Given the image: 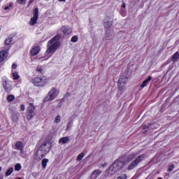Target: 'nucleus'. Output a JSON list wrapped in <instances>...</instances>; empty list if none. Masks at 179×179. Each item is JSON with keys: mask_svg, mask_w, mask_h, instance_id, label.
I'll list each match as a JSON object with an SVG mask.
<instances>
[{"mask_svg": "<svg viewBox=\"0 0 179 179\" xmlns=\"http://www.w3.org/2000/svg\"><path fill=\"white\" fill-rule=\"evenodd\" d=\"M125 170H127V165H125V163L117 160L112 164L106 173L108 177H111V176L120 174V173H122V171H125Z\"/></svg>", "mask_w": 179, "mask_h": 179, "instance_id": "nucleus-2", "label": "nucleus"}, {"mask_svg": "<svg viewBox=\"0 0 179 179\" xmlns=\"http://www.w3.org/2000/svg\"><path fill=\"white\" fill-rule=\"evenodd\" d=\"M13 8V3L10 2L6 5L4 8V10H12Z\"/></svg>", "mask_w": 179, "mask_h": 179, "instance_id": "nucleus-20", "label": "nucleus"}, {"mask_svg": "<svg viewBox=\"0 0 179 179\" xmlns=\"http://www.w3.org/2000/svg\"><path fill=\"white\" fill-rule=\"evenodd\" d=\"M55 124H59L61 122V115H57L55 117Z\"/></svg>", "mask_w": 179, "mask_h": 179, "instance_id": "nucleus-28", "label": "nucleus"}, {"mask_svg": "<svg viewBox=\"0 0 179 179\" xmlns=\"http://www.w3.org/2000/svg\"><path fill=\"white\" fill-rule=\"evenodd\" d=\"M34 110H36L34 105H33V103H30L27 110V120H31V118H33V117L36 115V113L34 112Z\"/></svg>", "mask_w": 179, "mask_h": 179, "instance_id": "nucleus-8", "label": "nucleus"}, {"mask_svg": "<svg viewBox=\"0 0 179 179\" xmlns=\"http://www.w3.org/2000/svg\"><path fill=\"white\" fill-rule=\"evenodd\" d=\"M157 179H162V178H161V177H159Z\"/></svg>", "mask_w": 179, "mask_h": 179, "instance_id": "nucleus-45", "label": "nucleus"}, {"mask_svg": "<svg viewBox=\"0 0 179 179\" xmlns=\"http://www.w3.org/2000/svg\"><path fill=\"white\" fill-rule=\"evenodd\" d=\"M33 2H34V0H29V3L31 4L33 3Z\"/></svg>", "mask_w": 179, "mask_h": 179, "instance_id": "nucleus-40", "label": "nucleus"}, {"mask_svg": "<svg viewBox=\"0 0 179 179\" xmlns=\"http://www.w3.org/2000/svg\"><path fill=\"white\" fill-rule=\"evenodd\" d=\"M36 71H37V72L41 73V72H43V69L41 67L38 66V67H37Z\"/></svg>", "mask_w": 179, "mask_h": 179, "instance_id": "nucleus-35", "label": "nucleus"}, {"mask_svg": "<svg viewBox=\"0 0 179 179\" xmlns=\"http://www.w3.org/2000/svg\"><path fill=\"white\" fill-rule=\"evenodd\" d=\"M60 2H65L66 0H59Z\"/></svg>", "mask_w": 179, "mask_h": 179, "instance_id": "nucleus-41", "label": "nucleus"}, {"mask_svg": "<svg viewBox=\"0 0 179 179\" xmlns=\"http://www.w3.org/2000/svg\"><path fill=\"white\" fill-rule=\"evenodd\" d=\"M52 179H57V178H52Z\"/></svg>", "mask_w": 179, "mask_h": 179, "instance_id": "nucleus-48", "label": "nucleus"}, {"mask_svg": "<svg viewBox=\"0 0 179 179\" xmlns=\"http://www.w3.org/2000/svg\"><path fill=\"white\" fill-rule=\"evenodd\" d=\"M37 20H38V8H36L34 10L33 17L29 20L30 26H34L37 23Z\"/></svg>", "mask_w": 179, "mask_h": 179, "instance_id": "nucleus-9", "label": "nucleus"}, {"mask_svg": "<svg viewBox=\"0 0 179 179\" xmlns=\"http://www.w3.org/2000/svg\"><path fill=\"white\" fill-rule=\"evenodd\" d=\"M122 8H125V4L122 5Z\"/></svg>", "mask_w": 179, "mask_h": 179, "instance_id": "nucleus-42", "label": "nucleus"}, {"mask_svg": "<svg viewBox=\"0 0 179 179\" xmlns=\"http://www.w3.org/2000/svg\"><path fill=\"white\" fill-rule=\"evenodd\" d=\"M12 68H13V69H17V64L13 63V65H12Z\"/></svg>", "mask_w": 179, "mask_h": 179, "instance_id": "nucleus-36", "label": "nucleus"}, {"mask_svg": "<svg viewBox=\"0 0 179 179\" xmlns=\"http://www.w3.org/2000/svg\"><path fill=\"white\" fill-rule=\"evenodd\" d=\"M13 78L14 80H17L20 76H19V73L17 71L13 72Z\"/></svg>", "mask_w": 179, "mask_h": 179, "instance_id": "nucleus-21", "label": "nucleus"}, {"mask_svg": "<svg viewBox=\"0 0 179 179\" xmlns=\"http://www.w3.org/2000/svg\"><path fill=\"white\" fill-rule=\"evenodd\" d=\"M10 43H12V38H8L6 39L4 44H5V45H9L10 44Z\"/></svg>", "mask_w": 179, "mask_h": 179, "instance_id": "nucleus-30", "label": "nucleus"}, {"mask_svg": "<svg viewBox=\"0 0 179 179\" xmlns=\"http://www.w3.org/2000/svg\"><path fill=\"white\" fill-rule=\"evenodd\" d=\"M6 100L7 101H8V103H10L11 101H13V100H15V96L10 94L7 96Z\"/></svg>", "mask_w": 179, "mask_h": 179, "instance_id": "nucleus-23", "label": "nucleus"}, {"mask_svg": "<svg viewBox=\"0 0 179 179\" xmlns=\"http://www.w3.org/2000/svg\"><path fill=\"white\" fill-rule=\"evenodd\" d=\"M179 58V52H176L172 57V59L173 61V62H176V61H177V59H178Z\"/></svg>", "mask_w": 179, "mask_h": 179, "instance_id": "nucleus-24", "label": "nucleus"}, {"mask_svg": "<svg viewBox=\"0 0 179 179\" xmlns=\"http://www.w3.org/2000/svg\"><path fill=\"white\" fill-rule=\"evenodd\" d=\"M78 36H73L71 38L72 43H76V41H78Z\"/></svg>", "mask_w": 179, "mask_h": 179, "instance_id": "nucleus-32", "label": "nucleus"}, {"mask_svg": "<svg viewBox=\"0 0 179 179\" xmlns=\"http://www.w3.org/2000/svg\"><path fill=\"white\" fill-rule=\"evenodd\" d=\"M2 85L4 89V90L7 92L9 93L12 90V85H10L9 81L6 78V77H3L2 78Z\"/></svg>", "mask_w": 179, "mask_h": 179, "instance_id": "nucleus-11", "label": "nucleus"}, {"mask_svg": "<svg viewBox=\"0 0 179 179\" xmlns=\"http://www.w3.org/2000/svg\"><path fill=\"white\" fill-rule=\"evenodd\" d=\"M8 51L6 50H3L0 52V62H3L8 57Z\"/></svg>", "mask_w": 179, "mask_h": 179, "instance_id": "nucleus-13", "label": "nucleus"}, {"mask_svg": "<svg viewBox=\"0 0 179 179\" xmlns=\"http://www.w3.org/2000/svg\"><path fill=\"white\" fill-rule=\"evenodd\" d=\"M50 150H51V143L46 142L43 143L35 154L36 160L40 162L41 159L45 157V155H47Z\"/></svg>", "mask_w": 179, "mask_h": 179, "instance_id": "nucleus-3", "label": "nucleus"}, {"mask_svg": "<svg viewBox=\"0 0 179 179\" xmlns=\"http://www.w3.org/2000/svg\"><path fill=\"white\" fill-rule=\"evenodd\" d=\"M17 2L20 5H25L26 2H27V0H17Z\"/></svg>", "mask_w": 179, "mask_h": 179, "instance_id": "nucleus-31", "label": "nucleus"}, {"mask_svg": "<svg viewBox=\"0 0 179 179\" xmlns=\"http://www.w3.org/2000/svg\"><path fill=\"white\" fill-rule=\"evenodd\" d=\"M15 171H20V170H22V165L20 164H15Z\"/></svg>", "mask_w": 179, "mask_h": 179, "instance_id": "nucleus-29", "label": "nucleus"}, {"mask_svg": "<svg viewBox=\"0 0 179 179\" xmlns=\"http://www.w3.org/2000/svg\"><path fill=\"white\" fill-rule=\"evenodd\" d=\"M20 151V155H23L24 153V151H23V148H22V150H19Z\"/></svg>", "mask_w": 179, "mask_h": 179, "instance_id": "nucleus-39", "label": "nucleus"}, {"mask_svg": "<svg viewBox=\"0 0 179 179\" xmlns=\"http://www.w3.org/2000/svg\"><path fill=\"white\" fill-rule=\"evenodd\" d=\"M145 157H146V155L145 154L139 155L138 157L135 159L134 161H133L130 164V165L127 167V170L129 171H131V170H134V169H135V167H137L138 164H139V163H141V162H142V160H143Z\"/></svg>", "mask_w": 179, "mask_h": 179, "instance_id": "nucleus-5", "label": "nucleus"}, {"mask_svg": "<svg viewBox=\"0 0 179 179\" xmlns=\"http://www.w3.org/2000/svg\"><path fill=\"white\" fill-rule=\"evenodd\" d=\"M59 38H61V35H57L48 42L47 50L45 52L46 59L51 58L55 51L59 48Z\"/></svg>", "mask_w": 179, "mask_h": 179, "instance_id": "nucleus-1", "label": "nucleus"}, {"mask_svg": "<svg viewBox=\"0 0 179 179\" xmlns=\"http://www.w3.org/2000/svg\"><path fill=\"white\" fill-rule=\"evenodd\" d=\"M50 80L45 77H36L31 80V83L34 86L36 87H44V86L48 85Z\"/></svg>", "mask_w": 179, "mask_h": 179, "instance_id": "nucleus-4", "label": "nucleus"}, {"mask_svg": "<svg viewBox=\"0 0 179 179\" xmlns=\"http://www.w3.org/2000/svg\"><path fill=\"white\" fill-rule=\"evenodd\" d=\"M30 5H31V3H28V6H30Z\"/></svg>", "mask_w": 179, "mask_h": 179, "instance_id": "nucleus-44", "label": "nucleus"}, {"mask_svg": "<svg viewBox=\"0 0 179 179\" xmlns=\"http://www.w3.org/2000/svg\"><path fill=\"white\" fill-rule=\"evenodd\" d=\"M174 170V164H171L169 166V171H173Z\"/></svg>", "mask_w": 179, "mask_h": 179, "instance_id": "nucleus-34", "label": "nucleus"}, {"mask_svg": "<svg viewBox=\"0 0 179 179\" xmlns=\"http://www.w3.org/2000/svg\"><path fill=\"white\" fill-rule=\"evenodd\" d=\"M0 31H1V28H0Z\"/></svg>", "mask_w": 179, "mask_h": 179, "instance_id": "nucleus-50", "label": "nucleus"}, {"mask_svg": "<svg viewBox=\"0 0 179 179\" xmlns=\"http://www.w3.org/2000/svg\"><path fill=\"white\" fill-rule=\"evenodd\" d=\"M12 173H13V167H11L6 171L5 174L6 177H9Z\"/></svg>", "mask_w": 179, "mask_h": 179, "instance_id": "nucleus-22", "label": "nucleus"}, {"mask_svg": "<svg viewBox=\"0 0 179 179\" xmlns=\"http://www.w3.org/2000/svg\"><path fill=\"white\" fill-rule=\"evenodd\" d=\"M143 129H148L149 128V126H148V125H144V126L143 127Z\"/></svg>", "mask_w": 179, "mask_h": 179, "instance_id": "nucleus-38", "label": "nucleus"}, {"mask_svg": "<svg viewBox=\"0 0 179 179\" xmlns=\"http://www.w3.org/2000/svg\"><path fill=\"white\" fill-rule=\"evenodd\" d=\"M152 80V76H148L147 79H145L142 84L141 85V87H146L148 85H149V83Z\"/></svg>", "mask_w": 179, "mask_h": 179, "instance_id": "nucleus-14", "label": "nucleus"}, {"mask_svg": "<svg viewBox=\"0 0 179 179\" xmlns=\"http://www.w3.org/2000/svg\"><path fill=\"white\" fill-rule=\"evenodd\" d=\"M68 142H69V137L68 136L62 137L59 140V143H62L63 145L67 143Z\"/></svg>", "mask_w": 179, "mask_h": 179, "instance_id": "nucleus-19", "label": "nucleus"}, {"mask_svg": "<svg viewBox=\"0 0 179 179\" xmlns=\"http://www.w3.org/2000/svg\"><path fill=\"white\" fill-rule=\"evenodd\" d=\"M71 123H69V124H68V126H67V128H69V124H70Z\"/></svg>", "mask_w": 179, "mask_h": 179, "instance_id": "nucleus-43", "label": "nucleus"}, {"mask_svg": "<svg viewBox=\"0 0 179 179\" xmlns=\"http://www.w3.org/2000/svg\"><path fill=\"white\" fill-rule=\"evenodd\" d=\"M1 170H2V168H1V166H0V171H1Z\"/></svg>", "mask_w": 179, "mask_h": 179, "instance_id": "nucleus-46", "label": "nucleus"}, {"mask_svg": "<svg viewBox=\"0 0 179 179\" xmlns=\"http://www.w3.org/2000/svg\"><path fill=\"white\" fill-rule=\"evenodd\" d=\"M11 118H12V121H13V122H16V121H17V120H18L17 114L13 113L11 115Z\"/></svg>", "mask_w": 179, "mask_h": 179, "instance_id": "nucleus-25", "label": "nucleus"}, {"mask_svg": "<svg viewBox=\"0 0 179 179\" xmlns=\"http://www.w3.org/2000/svg\"><path fill=\"white\" fill-rule=\"evenodd\" d=\"M61 30L64 36H69L72 33V28L67 25L63 26Z\"/></svg>", "mask_w": 179, "mask_h": 179, "instance_id": "nucleus-12", "label": "nucleus"}, {"mask_svg": "<svg viewBox=\"0 0 179 179\" xmlns=\"http://www.w3.org/2000/svg\"><path fill=\"white\" fill-rule=\"evenodd\" d=\"M100 174H101V172L100 171V170L96 169L92 172L91 175V178L97 179V177H99Z\"/></svg>", "mask_w": 179, "mask_h": 179, "instance_id": "nucleus-15", "label": "nucleus"}, {"mask_svg": "<svg viewBox=\"0 0 179 179\" xmlns=\"http://www.w3.org/2000/svg\"><path fill=\"white\" fill-rule=\"evenodd\" d=\"M17 179H22L21 178H18Z\"/></svg>", "mask_w": 179, "mask_h": 179, "instance_id": "nucleus-49", "label": "nucleus"}, {"mask_svg": "<svg viewBox=\"0 0 179 179\" xmlns=\"http://www.w3.org/2000/svg\"><path fill=\"white\" fill-rule=\"evenodd\" d=\"M117 179H127V174H122L120 176L117 177Z\"/></svg>", "mask_w": 179, "mask_h": 179, "instance_id": "nucleus-33", "label": "nucleus"}, {"mask_svg": "<svg viewBox=\"0 0 179 179\" xmlns=\"http://www.w3.org/2000/svg\"><path fill=\"white\" fill-rule=\"evenodd\" d=\"M24 148V145H23V143L21 141H18L15 143V149L16 150H22Z\"/></svg>", "mask_w": 179, "mask_h": 179, "instance_id": "nucleus-17", "label": "nucleus"}, {"mask_svg": "<svg viewBox=\"0 0 179 179\" xmlns=\"http://www.w3.org/2000/svg\"><path fill=\"white\" fill-rule=\"evenodd\" d=\"M57 96H58V91L55 88H52L47 96L44 99L43 101L44 103H46V101H52Z\"/></svg>", "mask_w": 179, "mask_h": 179, "instance_id": "nucleus-7", "label": "nucleus"}, {"mask_svg": "<svg viewBox=\"0 0 179 179\" xmlns=\"http://www.w3.org/2000/svg\"><path fill=\"white\" fill-rule=\"evenodd\" d=\"M127 83H128V78H127V77L125 76H122L119 79L117 83L119 90H124V89L125 88V85H127Z\"/></svg>", "mask_w": 179, "mask_h": 179, "instance_id": "nucleus-10", "label": "nucleus"}, {"mask_svg": "<svg viewBox=\"0 0 179 179\" xmlns=\"http://www.w3.org/2000/svg\"><path fill=\"white\" fill-rule=\"evenodd\" d=\"M38 52H40V48L38 46H36L31 50V55L34 57L35 55H37Z\"/></svg>", "mask_w": 179, "mask_h": 179, "instance_id": "nucleus-16", "label": "nucleus"}, {"mask_svg": "<svg viewBox=\"0 0 179 179\" xmlns=\"http://www.w3.org/2000/svg\"><path fill=\"white\" fill-rule=\"evenodd\" d=\"M83 157H85V153L81 152L77 157V162H80V160H82V159H83Z\"/></svg>", "mask_w": 179, "mask_h": 179, "instance_id": "nucleus-27", "label": "nucleus"}, {"mask_svg": "<svg viewBox=\"0 0 179 179\" xmlns=\"http://www.w3.org/2000/svg\"><path fill=\"white\" fill-rule=\"evenodd\" d=\"M47 163H48V159H43L42 160V167H43V169H45V167H47Z\"/></svg>", "mask_w": 179, "mask_h": 179, "instance_id": "nucleus-26", "label": "nucleus"}, {"mask_svg": "<svg viewBox=\"0 0 179 179\" xmlns=\"http://www.w3.org/2000/svg\"><path fill=\"white\" fill-rule=\"evenodd\" d=\"M141 153V152H134L131 155H129L127 157L128 160L129 162H131V160H134V159H135L136 157V156H138V155H139Z\"/></svg>", "mask_w": 179, "mask_h": 179, "instance_id": "nucleus-18", "label": "nucleus"}, {"mask_svg": "<svg viewBox=\"0 0 179 179\" xmlns=\"http://www.w3.org/2000/svg\"><path fill=\"white\" fill-rule=\"evenodd\" d=\"M113 25V22L108 21L105 22L104 26L106 29V34H105V40H110L111 36H113V31L110 29V27Z\"/></svg>", "mask_w": 179, "mask_h": 179, "instance_id": "nucleus-6", "label": "nucleus"}, {"mask_svg": "<svg viewBox=\"0 0 179 179\" xmlns=\"http://www.w3.org/2000/svg\"><path fill=\"white\" fill-rule=\"evenodd\" d=\"M151 124H149V127H150Z\"/></svg>", "mask_w": 179, "mask_h": 179, "instance_id": "nucleus-47", "label": "nucleus"}, {"mask_svg": "<svg viewBox=\"0 0 179 179\" xmlns=\"http://www.w3.org/2000/svg\"><path fill=\"white\" fill-rule=\"evenodd\" d=\"M20 108H21V111H24V110H25L24 105L22 104L21 106H20Z\"/></svg>", "mask_w": 179, "mask_h": 179, "instance_id": "nucleus-37", "label": "nucleus"}]
</instances>
